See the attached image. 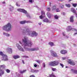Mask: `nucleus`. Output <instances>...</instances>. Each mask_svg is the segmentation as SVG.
Wrapping results in <instances>:
<instances>
[{
    "label": "nucleus",
    "instance_id": "nucleus-1",
    "mask_svg": "<svg viewBox=\"0 0 77 77\" xmlns=\"http://www.w3.org/2000/svg\"><path fill=\"white\" fill-rule=\"evenodd\" d=\"M28 39V37L26 36H24V38L22 39V41L24 43L23 45V43L21 41H19V42L22 46L24 45L23 47L26 51H36L38 50H39V48H31L30 49L26 48V46H27L28 47H31L32 45V43Z\"/></svg>",
    "mask_w": 77,
    "mask_h": 77
},
{
    "label": "nucleus",
    "instance_id": "nucleus-2",
    "mask_svg": "<svg viewBox=\"0 0 77 77\" xmlns=\"http://www.w3.org/2000/svg\"><path fill=\"white\" fill-rule=\"evenodd\" d=\"M22 33L23 35H28L31 37H34V36H37L38 33L35 31H32L30 30L28 28H26L25 30L23 29L22 31Z\"/></svg>",
    "mask_w": 77,
    "mask_h": 77
},
{
    "label": "nucleus",
    "instance_id": "nucleus-3",
    "mask_svg": "<svg viewBox=\"0 0 77 77\" xmlns=\"http://www.w3.org/2000/svg\"><path fill=\"white\" fill-rule=\"evenodd\" d=\"M12 28V25L10 23H8L7 25L3 26L2 29L6 32H9L11 30Z\"/></svg>",
    "mask_w": 77,
    "mask_h": 77
},
{
    "label": "nucleus",
    "instance_id": "nucleus-4",
    "mask_svg": "<svg viewBox=\"0 0 77 77\" xmlns=\"http://www.w3.org/2000/svg\"><path fill=\"white\" fill-rule=\"evenodd\" d=\"M17 10L18 11V12H23L24 14H26V17H27V18H30V15H29V14L27 12V11L24 10V9L21 8H18Z\"/></svg>",
    "mask_w": 77,
    "mask_h": 77
},
{
    "label": "nucleus",
    "instance_id": "nucleus-5",
    "mask_svg": "<svg viewBox=\"0 0 77 77\" xmlns=\"http://www.w3.org/2000/svg\"><path fill=\"white\" fill-rule=\"evenodd\" d=\"M59 62L58 61H55L51 62L49 63V65L51 66H57L59 65Z\"/></svg>",
    "mask_w": 77,
    "mask_h": 77
},
{
    "label": "nucleus",
    "instance_id": "nucleus-6",
    "mask_svg": "<svg viewBox=\"0 0 77 77\" xmlns=\"http://www.w3.org/2000/svg\"><path fill=\"white\" fill-rule=\"evenodd\" d=\"M16 46L18 49L20 50V51H23V52H24V49L23 48H22L21 46L19 45V44L18 43H17L16 44Z\"/></svg>",
    "mask_w": 77,
    "mask_h": 77
},
{
    "label": "nucleus",
    "instance_id": "nucleus-7",
    "mask_svg": "<svg viewBox=\"0 0 77 77\" xmlns=\"http://www.w3.org/2000/svg\"><path fill=\"white\" fill-rule=\"evenodd\" d=\"M2 60H5V61H7L8 60V56L4 54L2 56Z\"/></svg>",
    "mask_w": 77,
    "mask_h": 77
},
{
    "label": "nucleus",
    "instance_id": "nucleus-8",
    "mask_svg": "<svg viewBox=\"0 0 77 77\" xmlns=\"http://www.w3.org/2000/svg\"><path fill=\"white\" fill-rule=\"evenodd\" d=\"M42 15L39 17V18L40 19H42V18H44V17H45V12L44 11H42Z\"/></svg>",
    "mask_w": 77,
    "mask_h": 77
},
{
    "label": "nucleus",
    "instance_id": "nucleus-9",
    "mask_svg": "<svg viewBox=\"0 0 77 77\" xmlns=\"http://www.w3.org/2000/svg\"><path fill=\"white\" fill-rule=\"evenodd\" d=\"M20 23L21 24H25V23H32V22H30L29 20L26 21V20H24L23 21H21L20 22Z\"/></svg>",
    "mask_w": 77,
    "mask_h": 77
},
{
    "label": "nucleus",
    "instance_id": "nucleus-10",
    "mask_svg": "<svg viewBox=\"0 0 77 77\" xmlns=\"http://www.w3.org/2000/svg\"><path fill=\"white\" fill-rule=\"evenodd\" d=\"M6 51L9 53V54H12V48H8L6 49Z\"/></svg>",
    "mask_w": 77,
    "mask_h": 77
},
{
    "label": "nucleus",
    "instance_id": "nucleus-11",
    "mask_svg": "<svg viewBox=\"0 0 77 77\" xmlns=\"http://www.w3.org/2000/svg\"><path fill=\"white\" fill-rule=\"evenodd\" d=\"M51 55L52 56H53V57H57V54L53 51H51Z\"/></svg>",
    "mask_w": 77,
    "mask_h": 77
},
{
    "label": "nucleus",
    "instance_id": "nucleus-12",
    "mask_svg": "<svg viewBox=\"0 0 77 77\" xmlns=\"http://www.w3.org/2000/svg\"><path fill=\"white\" fill-rule=\"evenodd\" d=\"M69 63L71 65H75V63L73 61V60H69Z\"/></svg>",
    "mask_w": 77,
    "mask_h": 77
},
{
    "label": "nucleus",
    "instance_id": "nucleus-13",
    "mask_svg": "<svg viewBox=\"0 0 77 77\" xmlns=\"http://www.w3.org/2000/svg\"><path fill=\"white\" fill-rule=\"evenodd\" d=\"M5 74V71L4 70L0 69V76H2V75Z\"/></svg>",
    "mask_w": 77,
    "mask_h": 77
},
{
    "label": "nucleus",
    "instance_id": "nucleus-14",
    "mask_svg": "<svg viewBox=\"0 0 77 77\" xmlns=\"http://www.w3.org/2000/svg\"><path fill=\"white\" fill-rule=\"evenodd\" d=\"M60 53L63 54H65L67 53V51L65 50H62L60 51Z\"/></svg>",
    "mask_w": 77,
    "mask_h": 77
},
{
    "label": "nucleus",
    "instance_id": "nucleus-15",
    "mask_svg": "<svg viewBox=\"0 0 77 77\" xmlns=\"http://www.w3.org/2000/svg\"><path fill=\"white\" fill-rule=\"evenodd\" d=\"M73 17L74 16H71L70 18V22L71 23H73L74 22V19H73Z\"/></svg>",
    "mask_w": 77,
    "mask_h": 77
},
{
    "label": "nucleus",
    "instance_id": "nucleus-16",
    "mask_svg": "<svg viewBox=\"0 0 77 77\" xmlns=\"http://www.w3.org/2000/svg\"><path fill=\"white\" fill-rule=\"evenodd\" d=\"M66 29L68 31L71 30H72V27L70 26H68L67 28Z\"/></svg>",
    "mask_w": 77,
    "mask_h": 77
},
{
    "label": "nucleus",
    "instance_id": "nucleus-17",
    "mask_svg": "<svg viewBox=\"0 0 77 77\" xmlns=\"http://www.w3.org/2000/svg\"><path fill=\"white\" fill-rule=\"evenodd\" d=\"M3 35H5L6 36H7L8 37V36H10V34H8V33H6L5 32H3Z\"/></svg>",
    "mask_w": 77,
    "mask_h": 77
},
{
    "label": "nucleus",
    "instance_id": "nucleus-18",
    "mask_svg": "<svg viewBox=\"0 0 77 77\" xmlns=\"http://www.w3.org/2000/svg\"><path fill=\"white\" fill-rule=\"evenodd\" d=\"M47 15L49 18H51V14L48 12L47 13Z\"/></svg>",
    "mask_w": 77,
    "mask_h": 77
},
{
    "label": "nucleus",
    "instance_id": "nucleus-19",
    "mask_svg": "<svg viewBox=\"0 0 77 77\" xmlns=\"http://www.w3.org/2000/svg\"><path fill=\"white\" fill-rule=\"evenodd\" d=\"M13 57L15 59H17L20 58V56L18 55L14 56Z\"/></svg>",
    "mask_w": 77,
    "mask_h": 77
},
{
    "label": "nucleus",
    "instance_id": "nucleus-20",
    "mask_svg": "<svg viewBox=\"0 0 77 77\" xmlns=\"http://www.w3.org/2000/svg\"><path fill=\"white\" fill-rule=\"evenodd\" d=\"M71 71L75 73V74H77V70H74L73 69H71Z\"/></svg>",
    "mask_w": 77,
    "mask_h": 77
},
{
    "label": "nucleus",
    "instance_id": "nucleus-21",
    "mask_svg": "<svg viewBox=\"0 0 77 77\" xmlns=\"http://www.w3.org/2000/svg\"><path fill=\"white\" fill-rule=\"evenodd\" d=\"M43 21L44 22H46V23H48V22L49 21V20H48V19L46 18L45 19H43Z\"/></svg>",
    "mask_w": 77,
    "mask_h": 77
},
{
    "label": "nucleus",
    "instance_id": "nucleus-22",
    "mask_svg": "<svg viewBox=\"0 0 77 77\" xmlns=\"http://www.w3.org/2000/svg\"><path fill=\"white\" fill-rule=\"evenodd\" d=\"M10 10L11 11H12L14 10V7L11 5H10Z\"/></svg>",
    "mask_w": 77,
    "mask_h": 77
},
{
    "label": "nucleus",
    "instance_id": "nucleus-23",
    "mask_svg": "<svg viewBox=\"0 0 77 77\" xmlns=\"http://www.w3.org/2000/svg\"><path fill=\"white\" fill-rule=\"evenodd\" d=\"M71 11L72 12L74 13V14H75V10L74 8H72L71 9Z\"/></svg>",
    "mask_w": 77,
    "mask_h": 77
},
{
    "label": "nucleus",
    "instance_id": "nucleus-24",
    "mask_svg": "<svg viewBox=\"0 0 77 77\" xmlns=\"http://www.w3.org/2000/svg\"><path fill=\"white\" fill-rule=\"evenodd\" d=\"M59 5H60V8H61V9H63V8H64V7L63 6V5H62V4H60V3H59Z\"/></svg>",
    "mask_w": 77,
    "mask_h": 77
},
{
    "label": "nucleus",
    "instance_id": "nucleus-25",
    "mask_svg": "<svg viewBox=\"0 0 77 77\" xmlns=\"http://www.w3.org/2000/svg\"><path fill=\"white\" fill-rule=\"evenodd\" d=\"M48 77H56L54 75V74L53 73L52 74H51V75H49V76Z\"/></svg>",
    "mask_w": 77,
    "mask_h": 77
},
{
    "label": "nucleus",
    "instance_id": "nucleus-26",
    "mask_svg": "<svg viewBox=\"0 0 77 77\" xmlns=\"http://www.w3.org/2000/svg\"><path fill=\"white\" fill-rule=\"evenodd\" d=\"M54 18L55 19H56V20H58L59 18V17H58L57 15H55L54 16Z\"/></svg>",
    "mask_w": 77,
    "mask_h": 77
},
{
    "label": "nucleus",
    "instance_id": "nucleus-27",
    "mask_svg": "<svg viewBox=\"0 0 77 77\" xmlns=\"http://www.w3.org/2000/svg\"><path fill=\"white\" fill-rule=\"evenodd\" d=\"M49 45H51V46H53V45H54L53 44V43L52 42H49Z\"/></svg>",
    "mask_w": 77,
    "mask_h": 77
},
{
    "label": "nucleus",
    "instance_id": "nucleus-28",
    "mask_svg": "<svg viewBox=\"0 0 77 77\" xmlns=\"http://www.w3.org/2000/svg\"><path fill=\"white\" fill-rule=\"evenodd\" d=\"M65 6L66 7H67V8H69L71 7V5L69 4H65Z\"/></svg>",
    "mask_w": 77,
    "mask_h": 77
},
{
    "label": "nucleus",
    "instance_id": "nucleus-29",
    "mask_svg": "<svg viewBox=\"0 0 77 77\" xmlns=\"http://www.w3.org/2000/svg\"><path fill=\"white\" fill-rule=\"evenodd\" d=\"M26 71V70H23V71H20V72L21 73V74H23Z\"/></svg>",
    "mask_w": 77,
    "mask_h": 77
},
{
    "label": "nucleus",
    "instance_id": "nucleus-30",
    "mask_svg": "<svg viewBox=\"0 0 77 77\" xmlns=\"http://www.w3.org/2000/svg\"><path fill=\"white\" fill-rule=\"evenodd\" d=\"M5 65H1L0 66V68H5Z\"/></svg>",
    "mask_w": 77,
    "mask_h": 77
},
{
    "label": "nucleus",
    "instance_id": "nucleus-31",
    "mask_svg": "<svg viewBox=\"0 0 77 77\" xmlns=\"http://www.w3.org/2000/svg\"><path fill=\"white\" fill-rule=\"evenodd\" d=\"M51 10V8H46V11H50Z\"/></svg>",
    "mask_w": 77,
    "mask_h": 77
},
{
    "label": "nucleus",
    "instance_id": "nucleus-32",
    "mask_svg": "<svg viewBox=\"0 0 77 77\" xmlns=\"http://www.w3.org/2000/svg\"><path fill=\"white\" fill-rule=\"evenodd\" d=\"M6 71L7 73H9L10 72H11V71L9 70V69H7L6 70Z\"/></svg>",
    "mask_w": 77,
    "mask_h": 77
},
{
    "label": "nucleus",
    "instance_id": "nucleus-33",
    "mask_svg": "<svg viewBox=\"0 0 77 77\" xmlns=\"http://www.w3.org/2000/svg\"><path fill=\"white\" fill-rule=\"evenodd\" d=\"M72 5L74 7H76L77 6V4H73Z\"/></svg>",
    "mask_w": 77,
    "mask_h": 77
},
{
    "label": "nucleus",
    "instance_id": "nucleus-34",
    "mask_svg": "<svg viewBox=\"0 0 77 77\" xmlns=\"http://www.w3.org/2000/svg\"><path fill=\"white\" fill-rule=\"evenodd\" d=\"M56 7L54 6H53V8H52V10H55V9H56Z\"/></svg>",
    "mask_w": 77,
    "mask_h": 77
},
{
    "label": "nucleus",
    "instance_id": "nucleus-35",
    "mask_svg": "<svg viewBox=\"0 0 77 77\" xmlns=\"http://www.w3.org/2000/svg\"><path fill=\"white\" fill-rule=\"evenodd\" d=\"M52 69L53 71H56V68H52Z\"/></svg>",
    "mask_w": 77,
    "mask_h": 77
},
{
    "label": "nucleus",
    "instance_id": "nucleus-36",
    "mask_svg": "<svg viewBox=\"0 0 77 77\" xmlns=\"http://www.w3.org/2000/svg\"><path fill=\"white\" fill-rule=\"evenodd\" d=\"M4 54L2 52H0V55L2 56Z\"/></svg>",
    "mask_w": 77,
    "mask_h": 77
},
{
    "label": "nucleus",
    "instance_id": "nucleus-37",
    "mask_svg": "<svg viewBox=\"0 0 77 77\" xmlns=\"http://www.w3.org/2000/svg\"><path fill=\"white\" fill-rule=\"evenodd\" d=\"M39 72V70L37 69L35 70V72Z\"/></svg>",
    "mask_w": 77,
    "mask_h": 77
},
{
    "label": "nucleus",
    "instance_id": "nucleus-38",
    "mask_svg": "<svg viewBox=\"0 0 77 77\" xmlns=\"http://www.w3.org/2000/svg\"><path fill=\"white\" fill-rule=\"evenodd\" d=\"M60 66H62V68H63V66H64V65H63V64H62L61 63H60Z\"/></svg>",
    "mask_w": 77,
    "mask_h": 77
},
{
    "label": "nucleus",
    "instance_id": "nucleus-39",
    "mask_svg": "<svg viewBox=\"0 0 77 77\" xmlns=\"http://www.w3.org/2000/svg\"><path fill=\"white\" fill-rule=\"evenodd\" d=\"M43 68H45V63H43Z\"/></svg>",
    "mask_w": 77,
    "mask_h": 77
},
{
    "label": "nucleus",
    "instance_id": "nucleus-40",
    "mask_svg": "<svg viewBox=\"0 0 77 77\" xmlns=\"http://www.w3.org/2000/svg\"><path fill=\"white\" fill-rule=\"evenodd\" d=\"M34 2L32 0H29V2H30V3H32V2Z\"/></svg>",
    "mask_w": 77,
    "mask_h": 77
},
{
    "label": "nucleus",
    "instance_id": "nucleus-41",
    "mask_svg": "<svg viewBox=\"0 0 77 77\" xmlns=\"http://www.w3.org/2000/svg\"><path fill=\"white\" fill-rule=\"evenodd\" d=\"M31 72H35V70L31 69Z\"/></svg>",
    "mask_w": 77,
    "mask_h": 77
},
{
    "label": "nucleus",
    "instance_id": "nucleus-42",
    "mask_svg": "<svg viewBox=\"0 0 77 77\" xmlns=\"http://www.w3.org/2000/svg\"><path fill=\"white\" fill-rule=\"evenodd\" d=\"M36 62H37V63H40V60H37Z\"/></svg>",
    "mask_w": 77,
    "mask_h": 77
},
{
    "label": "nucleus",
    "instance_id": "nucleus-43",
    "mask_svg": "<svg viewBox=\"0 0 77 77\" xmlns=\"http://www.w3.org/2000/svg\"><path fill=\"white\" fill-rule=\"evenodd\" d=\"M62 59L63 60H65V59H66V57H63L62 58Z\"/></svg>",
    "mask_w": 77,
    "mask_h": 77
},
{
    "label": "nucleus",
    "instance_id": "nucleus-44",
    "mask_svg": "<svg viewBox=\"0 0 77 77\" xmlns=\"http://www.w3.org/2000/svg\"><path fill=\"white\" fill-rule=\"evenodd\" d=\"M56 12H60V10L59 9L57 8L56 9Z\"/></svg>",
    "mask_w": 77,
    "mask_h": 77
},
{
    "label": "nucleus",
    "instance_id": "nucleus-45",
    "mask_svg": "<svg viewBox=\"0 0 77 77\" xmlns=\"http://www.w3.org/2000/svg\"><path fill=\"white\" fill-rule=\"evenodd\" d=\"M29 77H35V76L33 75H31Z\"/></svg>",
    "mask_w": 77,
    "mask_h": 77
},
{
    "label": "nucleus",
    "instance_id": "nucleus-46",
    "mask_svg": "<svg viewBox=\"0 0 77 77\" xmlns=\"http://www.w3.org/2000/svg\"><path fill=\"white\" fill-rule=\"evenodd\" d=\"M16 5L17 6H20V5H19L18 4V3H17V4H16Z\"/></svg>",
    "mask_w": 77,
    "mask_h": 77
},
{
    "label": "nucleus",
    "instance_id": "nucleus-47",
    "mask_svg": "<svg viewBox=\"0 0 77 77\" xmlns=\"http://www.w3.org/2000/svg\"><path fill=\"white\" fill-rule=\"evenodd\" d=\"M42 24V23L41 22H40V23H38V24L40 26H41Z\"/></svg>",
    "mask_w": 77,
    "mask_h": 77
},
{
    "label": "nucleus",
    "instance_id": "nucleus-48",
    "mask_svg": "<svg viewBox=\"0 0 77 77\" xmlns=\"http://www.w3.org/2000/svg\"><path fill=\"white\" fill-rule=\"evenodd\" d=\"M61 14H62L63 15H65V13L64 12H62L61 13Z\"/></svg>",
    "mask_w": 77,
    "mask_h": 77
},
{
    "label": "nucleus",
    "instance_id": "nucleus-49",
    "mask_svg": "<svg viewBox=\"0 0 77 77\" xmlns=\"http://www.w3.org/2000/svg\"><path fill=\"white\" fill-rule=\"evenodd\" d=\"M34 67H37V65L35 64L34 65Z\"/></svg>",
    "mask_w": 77,
    "mask_h": 77
},
{
    "label": "nucleus",
    "instance_id": "nucleus-50",
    "mask_svg": "<svg viewBox=\"0 0 77 77\" xmlns=\"http://www.w3.org/2000/svg\"><path fill=\"white\" fill-rule=\"evenodd\" d=\"M22 62L23 63V64H24L25 63L24 62V60H22Z\"/></svg>",
    "mask_w": 77,
    "mask_h": 77
},
{
    "label": "nucleus",
    "instance_id": "nucleus-51",
    "mask_svg": "<svg viewBox=\"0 0 77 77\" xmlns=\"http://www.w3.org/2000/svg\"><path fill=\"white\" fill-rule=\"evenodd\" d=\"M63 36H65V33L63 32Z\"/></svg>",
    "mask_w": 77,
    "mask_h": 77
},
{
    "label": "nucleus",
    "instance_id": "nucleus-52",
    "mask_svg": "<svg viewBox=\"0 0 77 77\" xmlns=\"http://www.w3.org/2000/svg\"><path fill=\"white\" fill-rule=\"evenodd\" d=\"M77 32L75 33L73 35H74V36L75 35H77Z\"/></svg>",
    "mask_w": 77,
    "mask_h": 77
},
{
    "label": "nucleus",
    "instance_id": "nucleus-53",
    "mask_svg": "<svg viewBox=\"0 0 77 77\" xmlns=\"http://www.w3.org/2000/svg\"><path fill=\"white\" fill-rule=\"evenodd\" d=\"M24 57H26V58H28V57H28L27 56H25Z\"/></svg>",
    "mask_w": 77,
    "mask_h": 77
},
{
    "label": "nucleus",
    "instance_id": "nucleus-54",
    "mask_svg": "<svg viewBox=\"0 0 77 77\" xmlns=\"http://www.w3.org/2000/svg\"><path fill=\"white\" fill-rule=\"evenodd\" d=\"M58 1H60V2H62V1H63V0H58Z\"/></svg>",
    "mask_w": 77,
    "mask_h": 77
},
{
    "label": "nucleus",
    "instance_id": "nucleus-55",
    "mask_svg": "<svg viewBox=\"0 0 77 77\" xmlns=\"http://www.w3.org/2000/svg\"><path fill=\"white\" fill-rule=\"evenodd\" d=\"M74 30L75 32H77V30L76 29H75Z\"/></svg>",
    "mask_w": 77,
    "mask_h": 77
},
{
    "label": "nucleus",
    "instance_id": "nucleus-56",
    "mask_svg": "<svg viewBox=\"0 0 77 77\" xmlns=\"http://www.w3.org/2000/svg\"><path fill=\"white\" fill-rule=\"evenodd\" d=\"M75 14H76V17H77V14L76 13H75Z\"/></svg>",
    "mask_w": 77,
    "mask_h": 77
},
{
    "label": "nucleus",
    "instance_id": "nucleus-57",
    "mask_svg": "<svg viewBox=\"0 0 77 77\" xmlns=\"http://www.w3.org/2000/svg\"><path fill=\"white\" fill-rule=\"evenodd\" d=\"M68 38V36H66V38Z\"/></svg>",
    "mask_w": 77,
    "mask_h": 77
},
{
    "label": "nucleus",
    "instance_id": "nucleus-58",
    "mask_svg": "<svg viewBox=\"0 0 77 77\" xmlns=\"http://www.w3.org/2000/svg\"><path fill=\"white\" fill-rule=\"evenodd\" d=\"M49 5H50V6H51V3L50 2L49 3Z\"/></svg>",
    "mask_w": 77,
    "mask_h": 77
},
{
    "label": "nucleus",
    "instance_id": "nucleus-59",
    "mask_svg": "<svg viewBox=\"0 0 77 77\" xmlns=\"http://www.w3.org/2000/svg\"><path fill=\"white\" fill-rule=\"evenodd\" d=\"M5 2H3V3L4 4H5Z\"/></svg>",
    "mask_w": 77,
    "mask_h": 77
},
{
    "label": "nucleus",
    "instance_id": "nucleus-60",
    "mask_svg": "<svg viewBox=\"0 0 77 77\" xmlns=\"http://www.w3.org/2000/svg\"><path fill=\"white\" fill-rule=\"evenodd\" d=\"M71 1H72V0H69V2H71Z\"/></svg>",
    "mask_w": 77,
    "mask_h": 77
},
{
    "label": "nucleus",
    "instance_id": "nucleus-61",
    "mask_svg": "<svg viewBox=\"0 0 77 77\" xmlns=\"http://www.w3.org/2000/svg\"><path fill=\"white\" fill-rule=\"evenodd\" d=\"M66 68H68V66H66Z\"/></svg>",
    "mask_w": 77,
    "mask_h": 77
},
{
    "label": "nucleus",
    "instance_id": "nucleus-62",
    "mask_svg": "<svg viewBox=\"0 0 77 77\" xmlns=\"http://www.w3.org/2000/svg\"><path fill=\"white\" fill-rule=\"evenodd\" d=\"M24 29H26V27H24Z\"/></svg>",
    "mask_w": 77,
    "mask_h": 77
},
{
    "label": "nucleus",
    "instance_id": "nucleus-63",
    "mask_svg": "<svg viewBox=\"0 0 77 77\" xmlns=\"http://www.w3.org/2000/svg\"><path fill=\"white\" fill-rule=\"evenodd\" d=\"M0 20H1V18L0 17Z\"/></svg>",
    "mask_w": 77,
    "mask_h": 77
},
{
    "label": "nucleus",
    "instance_id": "nucleus-64",
    "mask_svg": "<svg viewBox=\"0 0 77 77\" xmlns=\"http://www.w3.org/2000/svg\"><path fill=\"white\" fill-rule=\"evenodd\" d=\"M76 10H77V8L76 9Z\"/></svg>",
    "mask_w": 77,
    "mask_h": 77
}]
</instances>
